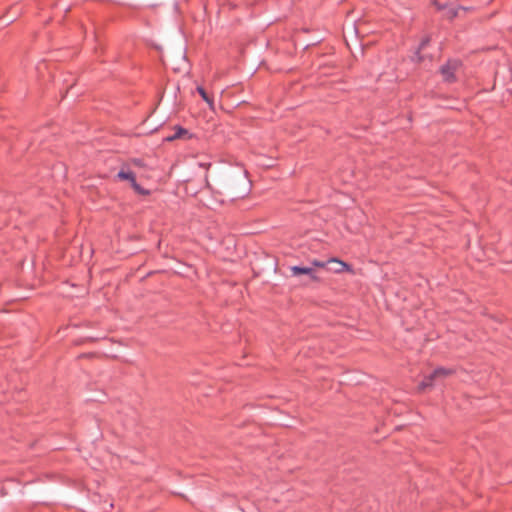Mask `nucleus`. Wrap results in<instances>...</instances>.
<instances>
[{"mask_svg": "<svg viewBox=\"0 0 512 512\" xmlns=\"http://www.w3.org/2000/svg\"><path fill=\"white\" fill-rule=\"evenodd\" d=\"M454 373L453 369L438 368L430 375V380H438L451 376Z\"/></svg>", "mask_w": 512, "mask_h": 512, "instance_id": "5", "label": "nucleus"}, {"mask_svg": "<svg viewBox=\"0 0 512 512\" xmlns=\"http://www.w3.org/2000/svg\"><path fill=\"white\" fill-rule=\"evenodd\" d=\"M198 93L203 98V100L208 104L210 109H214L213 99L206 93V91L202 87L197 88Z\"/></svg>", "mask_w": 512, "mask_h": 512, "instance_id": "9", "label": "nucleus"}, {"mask_svg": "<svg viewBox=\"0 0 512 512\" xmlns=\"http://www.w3.org/2000/svg\"><path fill=\"white\" fill-rule=\"evenodd\" d=\"M187 134H188V131L186 129L178 127V128H176V132L173 135H171V136H167L165 138V140L168 141V142H171V141H174L176 139L183 138Z\"/></svg>", "mask_w": 512, "mask_h": 512, "instance_id": "6", "label": "nucleus"}, {"mask_svg": "<svg viewBox=\"0 0 512 512\" xmlns=\"http://www.w3.org/2000/svg\"><path fill=\"white\" fill-rule=\"evenodd\" d=\"M430 39L429 37H426L420 44V47L419 49H423L428 43H429Z\"/></svg>", "mask_w": 512, "mask_h": 512, "instance_id": "11", "label": "nucleus"}, {"mask_svg": "<svg viewBox=\"0 0 512 512\" xmlns=\"http://www.w3.org/2000/svg\"><path fill=\"white\" fill-rule=\"evenodd\" d=\"M460 68V63L457 61H450L441 68V74L445 81L451 82L455 79L454 73Z\"/></svg>", "mask_w": 512, "mask_h": 512, "instance_id": "2", "label": "nucleus"}, {"mask_svg": "<svg viewBox=\"0 0 512 512\" xmlns=\"http://www.w3.org/2000/svg\"><path fill=\"white\" fill-rule=\"evenodd\" d=\"M436 380H430V375L426 377L422 382L419 383L417 386V391L419 393L425 392L427 388H431L433 386V383Z\"/></svg>", "mask_w": 512, "mask_h": 512, "instance_id": "7", "label": "nucleus"}, {"mask_svg": "<svg viewBox=\"0 0 512 512\" xmlns=\"http://www.w3.org/2000/svg\"><path fill=\"white\" fill-rule=\"evenodd\" d=\"M312 265L315 267H319V268H325L326 266H328V263H327V261L324 262V261H319V260H313Z\"/></svg>", "mask_w": 512, "mask_h": 512, "instance_id": "10", "label": "nucleus"}, {"mask_svg": "<svg viewBox=\"0 0 512 512\" xmlns=\"http://www.w3.org/2000/svg\"><path fill=\"white\" fill-rule=\"evenodd\" d=\"M465 11H466V8H464V7H458V8L450 7L447 9L445 15L448 18L453 19L455 17L460 16V13L465 12Z\"/></svg>", "mask_w": 512, "mask_h": 512, "instance_id": "8", "label": "nucleus"}, {"mask_svg": "<svg viewBox=\"0 0 512 512\" xmlns=\"http://www.w3.org/2000/svg\"><path fill=\"white\" fill-rule=\"evenodd\" d=\"M328 265L330 266L329 270L334 273H342L343 271H349L350 267L345 262L337 259V258H331L327 261Z\"/></svg>", "mask_w": 512, "mask_h": 512, "instance_id": "3", "label": "nucleus"}, {"mask_svg": "<svg viewBox=\"0 0 512 512\" xmlns=\"http://www.w3.org/2000/svg\"><path fill=\"white\" fill-rule=\"evenodd\" d=\"M290 270L294 276L306 274L309 275L313 281L319 280L318 277L314 274L313 269L311 267L292 266Z\"/></svg>", "mask_w": 512, "mask_h": 512, "instance_id": "4", "label": "nucleus"}, {"mask_svg": "<svg viewBox=\"0 0 512 512\" xmlns=\"http://www.w3.org/2000/svg\"><path fill=\"white\" fill-rule=\"evenodd\" d=\"M133 163L137 166H141V162L140 160H134Z\"/></svg>", "mask_w": 512, "mask_h": 512, "instance_id": "12", "label": "nucleus"}, {"mask_svg": "<svg viewBox=\"0 0 512 512\" xmlns=\"http://www.w3.org/2000/svg\"><path fill=\"white\" fill-rule=\"evenodd\" d=\"M117 177L120 179V180H127L131 183V186L132 188L135 190V192H137L138 194H143V195H146L148 194V191L144 190L141 186H139L136 182V179H135V174L131 171H124V170H121L118 174H117Z\"/></svg>", "mask_w": 512, "mask_h": 512, "instance_id": "1", "label": "nucleus"}]
</instances>
